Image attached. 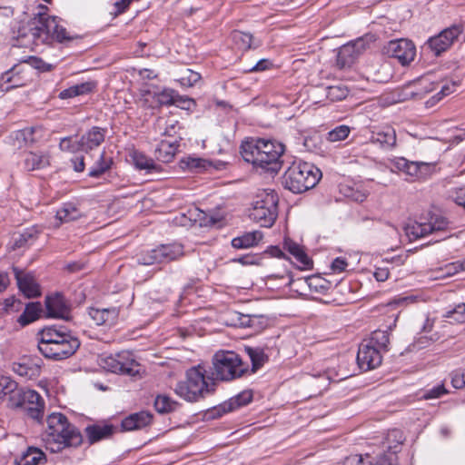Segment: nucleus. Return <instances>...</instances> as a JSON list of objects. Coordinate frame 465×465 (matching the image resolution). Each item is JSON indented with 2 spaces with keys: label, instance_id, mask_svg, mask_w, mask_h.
Returning <instances> with one entry per match:
<instances>
[{
  "label": "nucleus",
  "instance_id": "338daca9",
  "mask_svg": "<svg viewBox=\"0 0 465 465\" xmlns=\"http://www.w3.org/2000/svg\"><path fill=\"white\" fill-rule=\"evenodd\" d=\"M390 272L388 268H376L373 276L378 282H384L389 278Z\"/></svg>",
  "mask_w": 465,
  "mask_h": 465
},
{
  "label": "nucleus",
  "instance_id": "cd10ccee",
  "mask_svg": "<svg viewBox=\"0 0 465 465\" xmlns=\"http://www.w3.org/2000/svg\"><path fill=\"white\" fill-rule=\"evenodd\" d=\"M283 246L295 258L301 269H310L312 266V261L306 254L302 246L291 239H285Z\"/></svg>",
  "mask_w": 465,
  "mask_h": 465
},
{
  "label": "nucleus",
  "instance_id": "f257e3e1",
  "mask_svg": "<svg viewBox=\"0 0 465 465\" xmlns=\"http://www.w3.org/2000/svg\"><path fill=\"white\" fill-rule=\"evenodd\" d=\"M74 39L64 27L59 25L56 16L38 12L31 20L22 24L15 36L18 47L35 50L43 45H51L54 40L65 43Z\"/></svg>",
  "mask_w": 465,
  "mask_h": 465
},
{
  "label": "nucleus",
  "instance_id": "f704fd0d",
  "mask_svg": "<svg viewBox=\"0 0 465 465\" xmlns=\"http://www.w3.org/2000/svg\"><path fill=\"white\" fill-rule=\"evenodd\" d=\"M389 331H391V325H390L388 327V330L385 331H374L371 333V338L365 341L371 344V346L378 348L380 351H388L390 343Z\"/></svg>",
  "mask_w": 465,
  "mask_h": 465
},
{
  "label": "nucleus",
  "instance_id": "864d4df0",
  "mask_svg": "<svg viewBox=\"0 0 465 465\" xmlns=\"http://www.w3.org/2000/svg\"><path fill=\"white\" fill-rule=\"evenodd\" d=\"M455 82H446L441 85L440 90L434 96L431 97V100L433 101V103H438L443 97L453 93L455 91Z\"/></svg>",
  "mask_w": 465,
  "mask_h": 465
},
{
  "label": "nucleus",
  "instance_id": "6e6552de",
  "mask_svg": "<svg viewBox=\"0 0 465 465\" xmlns=\"http://www.w3.org/2000/svg\"><path fill=\"white\" fill-rule=\"evenodd\" d=\"M278 203L277 193L264 190L256 196L250 210V218L262 227H272L278 216Z\"/></svg>",
  "mask_w": 465,
  "mask_h": 465
},
{
  "label": "nucleus",
  "instance_id": "1a4fd4ad",
  "mask_svg": "<svg viewBox=\"0 0 465 465\" xmlns=\"http://www.w3.org/2000/svg\"><path fill=\"white\" fill-rule=\"evenodd\" d=\"M405 233L411 241L434 236V242H440L450 236V223L443 216L431 217L428 223H414L405 227Z\"/></svg>",
  "mask_w": 465,
  "mask_h": 465
},
{
  "label": "nucleus",
  "instance_id": "412c9836",
  "mask_svg": "<svg viewBox=\"0 0 465 465\" xmlns=\"http://www.w3.org/2000/svg\"><path fill=\"white\" fill-rule=\"evenodd\" d=\"M14 273L18 288L25 296L33 298L41 294L40 287L32 274L26 273L17 268H14Z\"/></svg>",
  "mask_w": 465,
  "mask_h": 465
},
{
  "label": "nucleus",
  "instance_id": "f03ea898",
  "mask_svg": "<svg viewBox=\"0 0 465 465\" xmlns=\"http://www.w3.org/2000/svg\"><path fill=\"white\" fill-rule=\"evenodd\" d=\"M284 151L283 143L264 138H251L241 145V154L245 162L272 173L281 170Z\"/></svg>",
  "mask_w": 465,
  "mask_h": 465
},
{
  "label": "nucleus",
  "instance_id": "8fccbe9b",
  "mask_svg": "<svg viewBox=\"0 0 465 465\" xmlns=\"http://www.w3.org/2000/svg\"><path fill=\"white\" fill-rule=\"evenodd\" d=\"M15 69L13 68L3 75V80L5 83L11 84L10 86L6 87V90L20 87L25 84V82L22 77L19 75H15Z\"/></svg>",
  "mask_w": 465,
  "mask_h": 465
},
{
  "label": "nucleus",
  "instance_id": "6ab92c4d",
  "mask_svg": "<svg viewBox=\"0 0 465 465\" xmlns=\"http://www.w3.org/2000/svg\"><path fill=\"white\" fill-rule=\"evenodd\" d=\"M116 431L117 427L106 422L90 424L84 429L85 438L90 445L110 439Z\"/></svg>",
  "mask_w": 465,
  "mask_h": 465
},
{
  "label": "nucleus",
  "instance_id": "ea45409f",
  "mask_svg": "<svg viewBox=\"0 0 465 465\" xmlns=\"http://www.w3.org/2000/svg\"><path fill=\"white\" fill-rule=\"evenodd\" d=\"M399 448V444L393 447H389L385 452L376 457L373 465H399L397 456Z\"/></svg>",
  "mask_w": 465,
  "mask_h": 465
},
{
  "label": "nucleus",
  "instance_id": "49530a36",
  "mask_svg": "<svg viewBox=\"0 0 465 465\" xmlns=\"http://www.w3.org/2000/svg\"><path fill=\"white\" fill-rule=\"evenodd\" d=\"M133 159L135 166L140 170H153L155 169V163L153 159L148 158L142 153H134Z\"/></svg>",
  "mask_w": 465,
  "mask_h": 465
},
{
  "label": "nucleus",
  "instance_id": "0e129e2a",
  "mask_svg": "<svg viewBox=\"0 0 465 465\" xmlns=\"http://www.w3.org/2000/svg\"><path fill=\"white\" fill-rule=\"evenodd\" d=\"M255 320H256L255 317H251V315H249V314H242V313L237 314V322L241 328H249L250 324H251L250 322L252 321L253 322Z\"/></svg>",
  "mask_w": 465,
  "mask_h": 465
},
{
  "label": "nucleus",
  "instance_id": "c03bdc74",
  "mask_svg": "<svg viewBox=\"0 0 465 465\" xmlns=\"http://www.w3.org/2000/svg\"><path fill=\"white\" fill-rule=\"evenodd\" d=\"M351 133V128L348 125L341 124L339 125L332 130H331L327 134V140L329 142L334 143V142H341L345 140Z\"/></svg>",
  "mask_w": 465,
  "mask_h": 465
},
{
  "label": "nucleus",
  "instance_id": "5fc2aeb1",
  "mask_svg": "<svg viewBox=\"0 0 465 465\" xmlns=\"http://www.w3.org/2000/svg\"><path fill=\"white\" fill-rule=\"evenodd\" d=\"M447 392L448 391L445 389L444 384H438L431 389L426 390L422 394V398L425 400L438 399Z\"/></svg>",
  "mask_w": 465,
  "mask_h": 465
},
{
  "label": "nucleus",
  "instance_id": "9d476101",
  "mask_svg": "<svg viewBox=\"0 0 465 465\" xmlns=\"http://www.w3.org/2000/svg\"><path fill=\"white\" fill-rule=\"evenodd\" d=\"M7 407L23 409L30 418L40 420L44 415L45 401L35 391L17 387L8 399Z\"/></svg>",
  "mask_w": 465,
  "mask_h": 465
},
{
  "label": "nucleus",
  "instance_id": "9b49d317",
  "mask_svg": "<svg viewBox=\"0 0 465 465\" xmlns=\"http://www.w3.org/2000/svg\"><path fill=\"white\" fill-rule=\"evenodd\" d=\"M183 255V246L180 243L162 244L151 250L142 251L136 261L142 265H153L174 261Z\"/></svg>",
  "mask_w": 465,
  "mask_h": 465
},
{
  "label": "nucleus",
  "instance_id": "2eb2a0df",
  "mask_svg": "<svg viewBox=\"0 0 465 465\" xmlns=\"http://www.w3.org/2000/svg\"><path fill=\"white\" fill-rule=\"evenodd\" d=\"M382 52L393 57L402 65H407L414 60L416 48L414 44L407 39L391 40L382 48Z\"/></svg>",
  "mask_w": 465,
  "mask_h": 465
},
{
  "label": "nucleus",
  "instance_id": "c85d7f7f",
  "mask_svg": "<svg viewBox=\"0 0 465 465\" xmlns=\"http://www.w3.org/2000/svg\"><path fill=\"white\" fill-rule=\"evenodd\" d=\"M396 132L390 126L373 133L371 138L372 143L380 145L384 150L393 149L396 145Z\"/></svg>",
  "mask_w": 465,
  "mask_h": 465
},
{
  "label": "nucleus",
  "instance_id": "3c124183",
  "mask_svg": "<svg viewBox=\"0 0 465 465\" xmlns=\"http://www.w3.org/2000/svg\"><path fill=\"white\" fill-rule=\"evenodd\" d=\"M59 147L62 151H66V152H71V153L82 151L79 139L74 140L72 137H64V138L61 139Z\"/></svg>",
  "mask_w": 465,
  "mask_h": 465
},
{
  "label": "nucleus",
  "instance_id": "b1692460",
  "mask_svg": "<svg viewBox=\"0 0 465 465\" xmlns=\"http://www.w3.org/2000/svg\"><path fill=\"white\" fill-rule=\"evenodd\" d=\"M377 221L381 224L379 229L380 240L391 248L398 247L401 242L399 229L390 222L382 223L381 219Z\"/></svg>",
  "mask_w": 465,
  "mask_h": 465
},
{
  "label": "nucleus",
  "instance_id": "423d86ee",
  "mask_svg": "<svg viewBox=\"0 0 465 465\" xmlns=\"http://www.w3.org/2000/svg\"><path fill=\"white\" fill-rule=\"evenodd\" d=\"M321 178V170L312 163L294 161L282 176V185L293 193H302L313 188Z\"/></svg>",
  "mask_w": 465,
  "mask_h": 465
},
{
  "label": "nucleus",
  "instance_id": "052dcab7",
  "mask_svg": "<svg viewBox=\"0 0 465 465\" xmlns=\"http://www.w3.org/2000/svg\"><path fill=\"white\" fill-rule=\"evenodd\" d=\"M31 66L43 72H47L52 69V65L45 63L42 59L37 57H30L29 61Z\"/></svg>",
  "mask_w": 465,
  "mask_h": 465
},
{
  "label": "nucleus",
  "instance_id": "a19ab883",
  "mask_svg": "<svg viewBox=\"0 0 465 465\" xmlns=\"http://www.w3.org/2000/svg\"><path fill=\"white\" fill-rule=\"evenodd\" d=\"M178 402L166 395H158L154 401V408L157 412L164 414L176 410Z\"/></svg>",
  "mask_w": 465,
  "mask_h": 465
},
{
  "label": "nucleus",
  "instance_id": "7ed1b4c3",
  "mask_svg": "<svg viewBox=\"0 0 465 465\" xmlns=\"http://www.w3.org/2000/svg\"><path fill=\"white\" fill-rule=\"evenodd\" d=\"M38 350L46 359L63 361L72 357L81 341L73 331L60 326H47L37 333Z\"/></svg>",
  "mask_w": 465,
  "mask_h": 465
},
{
  "label": "nucleus",
  "instance_id": "a18cd8bd",
  "mask_svg": "<svg viewBox=\"0 0 465 465\" xmlns=\"http://www.w3.org/2000/svg\"><path fill=\"white\" fill-rule=\"evenodd\" d=\"M112 163L111 159L104 158V153H102L99 159L95 163L94 166H93L89 171V176L91 177H99L104 172H106Z\"/></svg>",
  "mask_w": 465,
  "mask_h": 465
},
{
  "label": "nucleus",
  "instance_id": "e2e57ef3",
  "mask_svg": "<svg viewBox=\"0 0 465 465\" xmlns=\"http://www.w3.org/2000/svg\"><path fill=\"white\" fill-rule=\"evenodd\" d=\"M251 317H255L256 320L250 322V329H252L254 331H259L264 328L265 319L262 315H251Z\"/></svg>",
  "mask_w": 465,
  "mask_h": 465
},
{
  "label": "nucleus",
  "instance_id": "4468645a",
  "mask_svg": "<svg viewBox=\"0 0 465 465\" xmlns=\"http://www.w3.org/2000/svg\"><path fill=\"white\" fill-rule=\"evenodd\" d=\"M462 32L461 25H452L429 38L427 45L436 56H439L453 45Z\"/></svg>",
  "mask_w": 465,
  "mask_h": 465
},
{
  "label": "nucleus",
  "instance_id": "dca6fc26",
  "mask_svg": "<svg viewBox=\"0 0 465 465\" xmlns=\"http://www.w3.org/2000/svg\"><path fill=\"white\" fill-rule=\"evenodd\" d=\"M366 43L363 38H358L339 48L336 64L340 69L351 67L359 55L365 50Z\"/></svg>",
  "mask_w": 465,
  "mask_h": 465
},
{
  "label": "nucleus",
  "instance_id": "39448f33",
  "mask_svg": "<svg viewBox=\"0 0 465 465\" xmlns=\"http://www.w3.org/2000/svg\"><path fill=\"white\" fill-rule=\"evenodd\" d=\"M215 387L214 380L206 376L205 369L198 365L186 371L185 380L176 384L174 391L183 400L196 402L213 394Z\"/></svg>",
  "mask_w": 465,
  "mask_h": 465
},
{
  "label": "nucleus",
  "instance_id": "0eeeda50",
  "mask_svg": "<svg viewBox=\"0 0 465 465\" xmlns=\"http://www.w3.org/2000/svg\"><path fill=\"white\" fill-rule=\"evenodd\" d=\"M249 372V365L232 351H220L213 357V379L230 381Z\"/></svg>",
  "mask_w": 465,
  "mask_h": 465
},
{
  "label": "nucleus",
  "instance_id": "79ce46f5",
  "mask_svg": "<svg viewBox=\"0 0 465 465\" xmlns=\"http://www.w3.org/2000/svg\"><path fill=\"white\" fill-rule=\"evenodd\" d=\"M349 93V89L343 84L331 85L326 88V97L332 102L345 99Z\"/></svg>",
  "mask_w": 465,
  "mask_h": 465
},
{
  "label": "nucleus",
  "instance_id": "393cba45",
  "mask_svg": "<svg viewBox=\"0 0 465 465\" xmlns=\"http://www.w3.org/2000/svg\"><path fill=\"white\" fill-rule=\"evenodd\" d=\"M438 84L430 81L427 77H423L419 83H413L406 88L405 99H421L423 96L437 89Z\"/></svg>",
  "mask_w": 465,
  "mask_h": 465
},
{
  "label": "nucleus",
  "instance_id": "6e6d98bb",
  "mask_svg": "<svg viewBox=\"0 0 465 465\" xmlns=\"http://www.w3.org/2000/svg\"><path fill=\"white\" fill-rule=\"evenodd\" d=\"M450 196L456 204L461 206L465 211V184L453 188Z\"/></svg>",
  "mask_w": 465,
  "mask_h": 465
},
{
  "label": "nucleus",
  "instance_id": "bb28decb",
  "mask_svg": "<svg viewBox=\"0 0 465 465\" xmlns=\"http://www.w3.org/2000/svg\"><path fill=\"white\" fill-rule=\"evenodd\" d=\"M89 315L97 325H112L119 315V311L115 308H90Z\"/></svg>",
  "mask_w": 465,
  "mask_h": 465
},
{
  "label": "nucleus",
  "instance_id": "e433bc0d",
  "mask_svg": "<svg viewBox=\"0 0 465 465\" xmlns=\"http://www.w3.org/2000/svg\"><path fill=\"white\" fill-rule=\"evenodd\" d=\"M42 312L39 302H31L26 305L23 313L18 317L17 322L21 326H26L37 320Z\"/></svg>",
  "mask_w": 465,
  "mask_h": 465
},
{
  "label": "nucleus",
  "instance_id": "c9c22d12",
  "mask_svg": "<svg viewBox=\"0 0 465 465\" xmlns=\"http://www.w3.org/2000/svg\"><path fill=\"white\" fill-rule=\"evenodd\" d=\"M45 459V453L37 448L30 447L19 458L15 465H38Z\"/></svg>",
  "mask_w": 465,
  "mask_h": 465
},
{
  "label": "nucleus",
  "instance_id": "f8f14e48",
  "mask_svg": "<svg viewBox=\"0 0 465 465\" xmlns=\"http://www.w3.org/2000/svg\"><path fill=\"white\" fill-rule=\"evenodd\" d=\"M100 365L105 371L113 373L128 376H135L139 373V364L128 351L102 357Z\"/></svg>",
  "mask_w": 465,
  "mask_h": 465
},
{
  "label": "nucleus",
  "instance_id": "aec40b11",
  "mask_svg": "<svg viewBox=\"0 0 465 465\" xmlns=\"http://www.w3.org/2000/svg\"><path fill=\"white\" fill-rule=\"evenodd\" d=\"M46 315L51 318L69 319L70 308L60 293L49 295L45 299Z\"/></svg>",
  "mask_w": 465,
  "mask_h": 465
},
{
  "label": "nucleus",
  "instance_id": "09e8293b",
  "mask_svg": "<svg viewBox=\"0 0 465 465\" xmlns=\"http://www.w3.org/2000/svg\"><path fill=\"white\" fill-rule=\"evenodd\" d=\"M450 323L465 322V303L458 304L454 309L448 311L444 315Z\"/></svg>",
  "mask_w": 465,
  "mask_h": 465
},
{
  "label": "nucleus",
  "instance_id": "4c0bfd02",
  "mask_svg": "<svg viewBox=\"0 0 465 465\" xmlns=\"http://www.w3.org/2000/svg\"><path fill=\"white\" fill-rule=\"evenodd\" d=\"M82 216L80 210L72 203H64L56 212V218L62 223L75 221Z\"/></svg>",
  "mask_w": 465,
  "mask_h": 465
},
{
  "label": "nucleus",
  "instance_id": "7c9ffc66",
  "mask_svg": "<svg viewBox=\"0 0 465 465\" xmlns=\"http://www.w3.org/2000/svg\"><path fill=\"white\" fill-rule=\"evenodd\" d=\"M231 38L236 47L242 51L257 48L261 45L260 41H256L252 35L242 31H233L231 34Z\"/></svg>",
  "mask_w": 465,
  "mask_h": 465
},
{
  "label": "nucleus",
  "instance_id": "58836bf2",
  "mask_svg": "<svg viewBox=\"0 0 465 465\" xmlns=\"http://www.w3.org/2000/svg\"><path fill=\"white\" fill-rule=\"evenodd\" d=\"M13 371L21 377L33 378L39 372V366L30 363L28 359H24L21 362H14Z\"/></svg>",
  "mask_w": 465,
  "mask_h": 465
},
{
  "label": "nucleus",
  "instance_id": "4d7b16f0",
  "mask_svg": "<svg viewBox=\"0 0 465 465\" xmlns=\"http://www.w3.org/2000/svg\"><path fill=\"white\" fill-rule=\"evenodd\" d=\"M179 129V122L177 120L169 119L165 122L164 130L161 134L164 136L173 138L177 134Z\"/></svg>",
  "mask_w": 465,
  "mask_h": 465
},
{
  "label": "nucleus",
  "instance_id": "774afa93",
  "mask_svg": "<svg viewBox=\"0 0 465 465\" xmlns=\"http://www.w3.org/2000/svg\"><path fill=\"white\" fill-rule=\"evenodd\" d=\"M73 168L75 172L81 173L84 170V156H75L71 159Z\"/></svg>",
  "mask_w": 465,
  "mask_h": 465
},
{
  "label": "nucleus",
  "instance_id": "13d9d810",
  "mask_svg": "<svg viewBox=\"0 0 465 465\" xmlns=\"http://www.w3.org/2000/svg\"><path fill=\"white\" fill-rule=\"evenodd\" d=\"M187 75L181 78V83L186 86H193L201 80V74L190 69L186 70Z\"/></svg>",
  "mask_w": 465,
  "mask_h": 465
},
{
  "label": "nucleus",
  "instance_id": "a211bd4d",
  "mask_svg": "<svg viewBox=\"0 0 465 465\" xmlns=\"http://www.w3.org/2000/svg\"><path fill=\"white\" fill-rule=\"evenodd\" d=\"M252 400V392L250 390H245L230 398L228 401L221 403L213 408L212 411L213 417H221L225 413L232 412L241 407L250 403Z\"/></svg>",
  "mask_w": 465,
  "mask_h": 465
},
{
  "label": "nucleus",
  "instance_id": "603ef678",
  "mask_svg": "<svg viewBox=\"0 0 465 465\" xmlns=\"http://www.w3.org/2000/svg\"><path fill=\"white\" fill-rule=\"evenodd\" d=\"M308 285L311 289L320 292H325L330 288V282L319 276L309 278Z\"/></svg>",
  "mask_w": 465,
  "mask_h": 465
},
{
  "label": "nucleus",
  "instance_id": "ddd939ff",
  "mask_svg": "<svg viewBox=\"0 0 465 465\" xmlns=\"http://www.w3.org/2000/svg\"><path fill=\"white\" fill-rule=\"evenodd\" d=\"M391 171L401 172L412 180L426 178L432 171L433 165L426 162H412L404 157L390 160Z\"/></svg>",
  "mask_w": 465,
  "mask_h": 465
},
{
  "label": "nucleus",
  "instance_id": "2f4dec72",
  "mask_svg": "<svg viewBox=\"0 0 465 465\" xmlns=\"http://www.w3.org/2000/svg\"><path fill=\"white\" fill-rule=\"evenodd\" d=\"M262 239V233L260 231L249 232L233 238L232 246L235 249H247L257 245Z\"/></svg>",
  "mask_w": 465,
  "mask_h": 465
},
{
  "label": "nucleus",
  "instance_id": "473e14b6",
  "mask_svg": "<svg viewBox=\"0 0 465 465\" xmlns=\"http://www.w3.org/2000/svg\"><path fill=\"white\" fill-rule=\"evenodd\" d=\"M96 87V83L94 81L84 82L60 92L59 98L68 99L78 95H84L92 93Z\"/></svg>",
  "mask_w": 465,
  "mask_h": 465
},
{
  "label": "nucleus",
  "instance_id": "4be33fe9",
  "mask_svg": "<svg viewBox=\"0 0 465 465\" xmlns=\"http://www.w3.org/2000/svg\"><path fill=\"white\" fill-rule=\"evenodd\" d=\"M152 421L153 414L143 411L125 417L121 422V427L124 431L141 430L150 425Z\"/></svg>",
  "mask_w": 465,
  "mask_h": 465
},
{
  "label": "nucleus",
  "instance_id": "37998d69",
  "mask_svg": "<svg viewBox=\"0 0 465 465\" xmlns=\"http://www.w3.org/2000/svg\"><path fill=\"white\" fill-rule=\"evenodd\" d=\"M18 384L16 381L12 380L8 376H1L0 377V400L4 398L10 399L12 394L15 392Z\"/></svg>",
  "mask_w": 465,
  "mask_h": 465
},
{
  "label": "nucleus",
  "instance_id": "de8ad7c7",
  "mask_svg": "<svg viewBox=\"0 0 465 465\" xmlns=\"http://www.w3.org/2000/svg\"><path fill=\"white\" fill-rule=\"evenodd\" d=\"M175 97H177L176 91L170 88H165L155 94L156 101L161 105H173Z\"/></svg>",
  "mask_w": 465,
  "mask_h": 465
},
{
  "label": "nucleus",
  "instance_id": "72a5a7b5",
  "mask_svg": "<svg viewBox=\"0 0 465 465\" xmlns=\"http://www.w3.org/2000/svg\"><path fill=\"white\" fill-rule=\"evenodd\" d=\"M243 350L251 360L252 368L249 372L252 374L255 373L268 361V356L262 348L245 346Z\"/></svg>",
  "mask_w": 465,
  "mask_h": 465
},
{
  "label": "nucleus",
  "instance_id": "a878e982",
  "mask_svg": "<svg viewBox=\"0 0 465 465\" xmlns=\"http://www.w3.org/2000/svg\"><path fill=\"white\" fill-rule=\"evenodd\" d=\"M179 147V141L174 138L173 140H162L154 149V156L158 161L163 163H169L174 157Z\"/></svg>",
  "mask_w": 465,
  "mask_h": 465
},
{
  "label": "nucleus",
  "instance_id": "69168bd1",
  "mask_svg": "<svg viewBox=\"0 0 465 465\" xmlns=\"http://www.w3.org/2000/svg\"><path fill=\"white\" fill-rule=\"evenodd\" d=\"M132 1L133 0H117L114 5L115 8L114 15L123 14L128 8Z\"/></svg>",
  "mask_w": 465,
  "mask_h": 465
},
{
  "label": "nucleus",
  "instance_id": "f3484780",
  "mask_svg": "<svg viewBox=\"0 0 465 465\" xmlns=\"http://www.w3.org/2000/svg\"><path fill=\"white\" fill-rule=\"evenodd\" d=\"M382 361L381 351L365 341L361 343L357 353V362L360 369L370 371L381 365Z\"/></svg>",
  "mask_w": 465,
  "mask_h": 465
},
{
  "label": "nucleus",
  "instance_id": "20e7f679",
  "mask_svg": "<svg viewBox=\"0 0 465 465\" xmlns=\"http://www.w3.org/2000/svg\"><path fill=\"white\" fill-rule=\"evenodd\" d=\"M47 427L43 433L45 446L56 453L69 447H78L84 441L80 430L69 422L65 415L52 413L46 420Z\"/></svg>",
  "mask_w": 465,
  "mask_h": 465
},
{
  "label": "nucleus",
  "instance_id": "c756f323",
  "mask_svg": "<svg viewBox=\"0 0 465 465\" xmlns=\"http://www.w3.org/2000/svg\"><path fill=\"white\" fill-rule=\"evenodd\" d=\"M24 163L27 171L41 170L50 165L49 155L45 153L29 152L25 154Z\"/></svg>",
  "mask_w": 465,
  "mask_h": 465
},
{
  "label": "nucleus",
  "instance_id": "5701e85b",
  "mask_svg": "<svg viewBox=\"0 0 465 465\" xmlns=\"http://www.w3.org/2000/svg\"><path fill=\"white\" fill-rule=\"evenodd\" d=\"M106 129L94 126L79 139L82 151L88 152L98 147L105 138Z\"/></svg>",
  "mask_w": 465,
  "mask_h": 465
},
{
  "label": "nucleus",
  "instance_id": "bf43d9fd",
  "mask_svg": "<svg viewBox=\"0 0 465 465\" xmlns=\"http://www.w3.org/2000/svg\"><path fill=\"white\" fill-rule=\"evenodd\" d=\"M176 96L174 99L173 105H176L183 110H189L193 104H194V101L188 96H183L179 94L176 91Z\"/></svg>",
  "mask_w": 465,
  "mask_h": 465
},
{
  "label": "nucleus",
  "instance_id": "680f3d73",
  "mask_svg": "<svg viewBox=\"0 0 465 465\" xmlns=\"http://www.w3.org/2000/svg\"><path fill=\"white\" fill-rule=\"evenodd\" d=\"M347 266H348V262L345 259H343L341 257H337L331 262V267L334 272H341L346 270Z\"/></svg>",
  "mask_w": 465,
  "mask_h": 465
}]
</instances>
